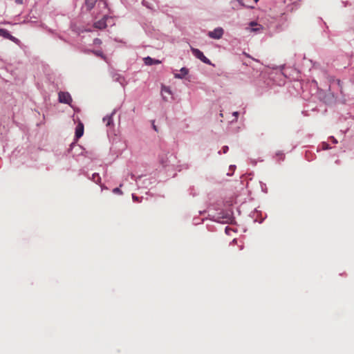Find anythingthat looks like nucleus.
Instances as JSON below:
<instances>
[{"instance_id": "21", "label": "nucleus", "mask_w": 354, "mask_h": 354, "mask_svg": "<svg viewBox=\"0 0 354 354\" xmlns=\"http://www.w3.org/2000/svg\"><path fill=\"white\" fill-rule=\"evenodd\" d=\"M132 198L134 201H138V198L134 194H132Z\"/></svg>"}, {"instance_id": "11", "label": "nucleus", "mask_w": 354, "mask_h": 354, "mask_svg": "<svg viewBox=\"0 0 354 354\" xmlns=\"http://www.w3.org/2000/svg\"><path fill=\"white\" fill-rule=\"evenodd\" d=\"M115 114V111L110 115H106L103 118V122L106 124V125L111 126L113 124V115Z\"/></svg>"}, {"instance_id": "15", "label": "nucleus", "mask_w": 354, "mask_h": 354, "mask_svg": "<svg viewBox=\"0 0 354 354\" xmlns=\"http://www.w3.org/2000/svg\"><path fill=\"white\" fill-rule=\"evenodd\" d=\"M239 114V113L238 111H234V112L232 113V115L234 117V119L233 120H232V122L237 120Z\"/></svg>"}, {"instance_id": "10", "label": "nucleus", "mask_w": 354, "mask_h": 354, "mask_svg": "<svg viewBox=\"0 0 354 354\" xmlns=\"http://www.w3.org/2000/svg\"><path fill=\"white\" fill-rule=\"evenodd\" d=\"M187 73L188 69L185 67H183L180 71V73L174 74V77L177 79H183L185 77L186 75H187Z\"/></svg>"}, {"instance_id": "17", "label": "nucleus", "mask_w": 354, "mask_h": 354, "mask_svg": "<svg viewBox=\"0 0 354 354\" xmlns=\"http://www.w3.org/2000/svg\"><path fill=\"white\" fill-rule=\"evenodd\" d=\"M113 192L115 193V194H122V192H121V190H120V189L119 187L114 188L113 189Z\"/></svg>"}, {"instance_id": "7", "label": "nucleus", "mask_w": 354, "mask_h": 354, "mask_svg": "<svg viewBox=\"0 0 354 354\" xmlns=\"http://www.w3.org/2000/svg\"><path fill=\"white\" fill-rule=\"evenodd\" d=\"M250 28H246V30L249 32H259L262 29V26L254 21L250 22Z\"/></svg>"}, {"instance_id": "6", "label": "nucleus", "mask_w": 354, "mask_h": 354, "mask_svg": "<svg viewBox=\"0 0 354 354\" xmlns=\"http://www.w3.org/2000/svg\"><path fill=\"white\" fill-rule=\"evenodd\" d=\"M108 19H109V16L104 15L102 19L95 22L94 27L96 28H98V29H102V28H106V21Z\"/></svg>"}, {"instance_id": "14", "label": "nucleus", "mask_w": 354, "mask_h": 354, "mask_svg": "<svg viewBox=\"0 0 354 354\" xmlns=\"http://www.w3.org/2000/svg\"><path fill=\"white\" fill-rule=\"evenodd\" d=\"M92 180L95 183H100L101 180V178L98 174L94 173L92 176Z\"/></svg>"}, {"instance_id": "23", "label": "nucleus", "mask_w": 354, "mask_h": 354, "mask_svg": "<svg viewBox=\"0 0 354 354\" xmlns=\"http://www.w3.org/2000/svg\"><path fill=\"white\" fill-rule=\"evenodd\" d=\"M332 139H333V142L334 143H337V140L335 138L333 137Z\"/></svg>"}, {"instance_id": "19", "label": "nucleus", "mask_w": 354, "mask_h": 354, "mask_svg": "<svg viewBox=\"0 0 354 354\" xmlns=\"http://www.w3.org/2000/svg\"><path fill=\"white\" fill-rule=\"evenodd\" d=\"M228 151V147L227 146H224L223 147V151L224 153H227V151Z\"/></svg>"}, {"instance_id": "13", "label": "nucleus", "mask_w": 354, "mask_h": 354, "mask_svg": "<svg viewBox=\"0 0 354 354\" xmlns=\"http://www.w3.org/2000/svg\"><path fill=\"white\" fill-rule=\"evenodd\" d=\"M97 0H85V6L88 10H90L93 8Z\"/></svg>"}, {"instance_id": "20", "label": "nucleus", "mask_w": 354, "mask_h": 354, "mask_svg": "<svg viewBox=\"0 0 354 354\" xmlns=\"http://www.w3.org/2000/svg\"><path fill=\"white\" fill-rule=\"evenodd\" d=\"M323 145V149H328V144H326V143H323V145Z\"/></svg>"}, {"instance_id": "16", "label": "nucleus", "mask_w": 354, "mask_h": 354, "mask_svg": "<svg viewBox=\"0 0 354 354\" xmlns=\"http://www.w3.org/2000/svg\"><path fill=\"white\" fill-rule=\"evenodd\" d=\"M93 44L95 45H100L102 44V41H101V39H100L98 38H95L93 40Z\"/></svg>"}, {"instance_id": "12", "label": "nucleus", "mask_w": 354, "mask_h": 354, "mask_svg": "<svg viewBox=\"0 0 354 354\" xmlns=\"http://www.w3.org/2000/svg\"><path fill=\"white\" fill-rule=\"evenodd\" d=\"M161 93H162L163 99L165 100H167L166 94L170 95L171 94V91L169 87L162 86V89H161Z\"/></svg>"}, {"instance_id": "18", "label": "nucleus", "mask_w": 354, "mask_h": 354, "mask_svg": "<svg viewBox=\"0 0 354 354\" xmlns=\"http://www.w3.org/2000/svg\"><path fill=\"white\" fill-rule=\"evenodd\" d=\"M97 56H100L101 57H104L103 53L101 51H94L93 52Z\"/></svg>"}, {"instance_id": "9", "label": "nucleus", "mask_w": 354, "mask_h": 354, "mask_svg": "<svg viewBox=\"0 0 354 354\" xmlns=\"http://www.w3.org/2000/svg\"><path fill=\"white\" fill-rule=\"evenodd\" d=\"M144 62L146 65L151 66L153 64H159L161 62L158 59H153L150 57H147L144 58Z\"/></svg>"}, {"instance_id": "5", "label": "nucleus", "mask_w": 354, "mask_h": 354, "mask_svg": "<svg viewBox=\"0 0 354 354\" xmlns=\"http://www.w3.org/2000/svg\"><path fill=\"white\" fill-rule=\"evenodd\" d=\"M59 101L61 103L68 104L72 102L71 95L67 92H59Z\"/></svg>"}, {"instance_id": "22", "label": "nucleus", "mask_w": 354, "mask_h": 354, "mask_svg": "<svg viewBox=\"0 0 354 354\" xmlns=\"http://www.w3.org/2000/svg\"><path fill=\"white\" fill-rule=\"evenodd\" d=\"M24 0H15V2L18 4H22Z\"/></svg>"}, {"instance_id": "3", "label": "nucleus", "mask_w": 354, "mask_h": 354, "mask_svg": "<svg viewBox=\"0 0 354 354\" xmlns=\"http://www.w3.org/2000/svg\"><path fill=\"white\" fill-rule=\"evenodd\" d=\"M0 37H2L3 38L10 39V41H13L16 44L19 45L20 41L17 38L13 37L10 35L8 30L3 28H0Z\"/></svg>"}, {"instance_id": "26", "label": "nucleus", "mask_w": 354, "mask_h": 354, "mask_svg": "<svg viewBox=\"0 0 354 354\" xmlns=\"http://www.w3.org/2000/svg\"><path fill=\"white\" fill-rule=\"evenodd\" d=\"M234 167H235V166H234V165H230V169H231V168H234Z\"/></svg>"}, {"instance_id": "27", "label": "nucleus", "mask_w": 354, "mask_h": 354, "mask_svg": "<svg viewBox=\"0 0 354 354\" xmlns=\"http://www.w3.org/2000/svg\"><path fill=\"white\" fill-rule=\"evenodd\" d=\"M254 1H255V2L257 3V2H258L259 0H254Z\"/></svg>"}, {"instance_id": "4", "label": "nucleus", "mask_w": 354, "mask_h": 354, "mask_svg": "<svg viewBox=\"0 0 354 354\" xmlns=\"http://www.w3.org/2000/svg\"><path fill=\"white\" fill-rule=\"evenodd\" d=\"M191 50H192V54L196 57L198 58V59H200L201 61H202L203 63H205V64H210V61L209 59H207L205 55L203 53V52H201L200 50L197 49V48H191Z\"/></svg>"}, {"instance_id": "2", "label": "nucleus", "mask_w": 354, "mask_h": 354, "mask_svg": "<svg viewBox=\"0 0 354 354\" xmlns=\"http://www.w3.org/2000/svg\"><path fill=\"white\" fill-rule=\"evenodd\" d=\"M224 34V30L221 27H217L212 31L207 32V35L209 38L214 39H220L222 38Z\"/></svg>"}, {"instance_id": "8", "label": "nucleus", "mask_w": 354, "mask_h": 354, "mask_svg": "<svg viewBox=\"0 0 354 354\" xmlns=\"http://www.w3.org/2000/svg\"><path fill=\"white\" fill-rule=\"evenodd\" d=\"M84 133V125L80 122L75 128V136L77 138H80L83 136Z\"/></svg>"}, {"instance_id": "1", "label": "nucleus", "mask_w": 354, "mask_h": 354, "mask_svg": "<svg viewBox=\"0 0 354 354\" xmlns=\"http://www.w3.org/2000/svg\"><path fill=\"white\" fill-rule=\"evenodd\" d=\"M175 156L173 153L167 152L163 153L159 156L160 163L163 167H167L173 165L174 162Z\"/></svg>"}, {"instance_id": "24", "label": "nucleus", "mask_w": 354, "mask_h": 354, "mask_svg": "<svg viewBox=\"0 0 354 354\" xmlns=\"http://www.w3.org/2000/svg\"><path fill=\"white\" fill-rule=\"evenodd\" d=\"M102 4H103L104 7H106V3H105V2H103V3H102Z\"/></svg>"}, {"instance_id": "25", "label": "nucleus", "mask_w": 354, "mask_h": 354, "mask_svg": "<svg viewBox=\"0 0 354 354\" xmlns=\"http://www.w3.org/2000/svg\"><path fill=\"white\" fill-rule=\"evenodd\" d=\"M153 129L155 131H157L156 127L155 125H153Z\"/></svg>"}]
</instances>
